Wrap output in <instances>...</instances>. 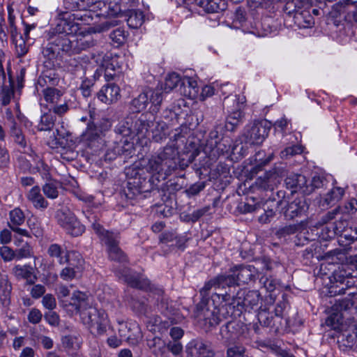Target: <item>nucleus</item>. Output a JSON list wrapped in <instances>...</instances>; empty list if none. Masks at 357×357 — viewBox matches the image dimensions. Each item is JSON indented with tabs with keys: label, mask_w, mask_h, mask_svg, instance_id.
<instances>
[{
	"label": "nucleus",
	"mask_w": 357,
	"mask_h": 357,
	"mask_svg": "<svg viewBox=\"0 0 357 357\" xmlns=\"http://www.w3.org/2000/svg\"><path fill=\"white\" fill-rule=\"evenodd\" d=\"M273 158V153H269L268 155L264 151H259L255 155L250 159V163L252 166L250 170V174H247V179H252L253 176L257 174L258 171L266 165Z\"/></svg>",
	"instance_id": "nucleus-23"
},
{
	"label": "nucleus",
	"mask_w": 357,
	"mask_h": 357,
	"mask_svg": "<svg viewBox=\"0 0 357 357\" xmlns=\"http://www.w3.org/2000/svg\"><path fill=\"white\" fill-rule=\"evenodd\" d=\"M97 0H63V6L66 13L71 11H87Z\"/></svg>",
	"instance_id": "nucleus-28"
},
{
	"label": "nucleus",
	"mask_w": 357,
	"mask_h": 357,
	"mask_svg": "<svg viewBox=\"0 0 357 357\" xmlns=\"http://www.w3.org/2000/svg\"><path fill=\"white\" fill-rule=\"evenodd\" d=\"M112 123L108 118H102L95 122L91 110L90 120L80 136V142L91 155L99 156L107 146L106 137L112 131Z\"/></svg>",
	"instance_id": "nucleus-5"
},
{
	"label": "nucleus",
	"mask_w": 357,
	"mask_h": 357,
	"mask_svg": "<svg viewBox=\"0 0 357 357\" xmlns=\"http://www.w3.org/2000/svg\"><path fill=\"white\" fill-rule=\"evenodd\" d=\"M308 208L309 204L306 199L304 197H300L289 202L282 208V213L286 220H291L306 215Z\"/></svg>",
	"instance_id": "nucleus-17"
},
{
	"label": "nucleus",
	"mask_w": 357,
	"mask_h": 357,
	"mask_svg": "<svg viewBox=\"0 0 357 357\" xmlns=\"http://www.w3.org/2000/svg\"><path fill=\"white\" fill-rule=\"evenodd\" d=\"M165 348L169 351L173 356L178 357L182 353L183 347L181 341L169 340L167 344L165 343Z\"/></svg>",
	"instance_id": "nucleus-60"
},
{
	"label": "nucleus",
	"mask_w": 357,
	"mask_h": 357,
	"mask_svg": "<svg viewBox=\"0 0 357 357\" xmlns=\"http://www.w3.org/2000/svg\"><path fill=\"white\" fill-rule=\"evenodd\" d=\"M248 213H255V217L261 224L270 222L275 215L272 208H265V204L261 199L254 197H247Z\"/></svg>",
	"instance_id": "nucleus-11"
},
{
	"label": "nucleus",
	"mask_w": 357,
	"mask_h": 357,
	"mask_svg": "<svg viewBox=\"0 0 357 357\" xmlns=\"http://www.w3.org/2000/svg\"><path fill=\"white\" fill-rule=\"evenodd\" d=\"M307 225L306 221H301L297 224H292L289 225H285L279 228L276 232L275 235L278 238L285 237L289 235L294 234L298 232L299 230L303 229Z\"/></svg>",
	"instance_id": "nucleus-40"
},
{
	"label": "nucleus",
	"mask_w": 357,
	"mask_h": 357,
	"mask_svg": "<svg viewBox=\"0 0 357 357\" xmlns=\"http://www.w3.org/2000/svg\"><path fill=\"white\" fill-rule=\"evenodd\" d=\"M213 167V164L209 157H206L203 162H200L199 167L196 169V174L199 178L211 179V173Z\"/></svg>",
	"instance_id": "nucleus-42"
},
{
	"label": "nucleus",
	"mask_w": 357,
	"mask_h": 357,
	"mask_svg": "<svg viewBox=\"0 0 357 357\" xmlns=\"http://www.w3.org/2000/svg\"><path fill=\"white\" fill-rule=\"evenodd\" d=\"M147 345L155 355H158V353L162 354L165 351V342L159 337H154L151 340H148Z\"/></svg>",
	"instance_id": "nucleus-52"
},
{
	"label": "nucleus",
	"mask_w": 357,
	"mask_h": 357,
	"mask_svg": "<svg viewBox=\"0 0 357 357\" xmlns=\"http://www.w3.org/2000/svg\"><path fill=\"white\" fill-rule=\"evenodd\" d=\"M44 99L47 102L54 103L58 101L63 96V92L55 88L47 86L43 91Z\"/></svg>",
	"instance_id": "nucleus-48"
},
{
	"label": "nucleus",
	"mask_w": 357,
	"mask_h": 357,
	"mask_svg": "<svg viewBox=\"0 0 357 357\" xmlns=\"http://www.w3.org/2000/svg\"><path fill=\"white\" fill-rule=\"evenodd\" d=\"M324 259L331 264H340L347 261L350 267L357 266V255L350 256L348 259L345 255V251L342 249H334L325 253Z\"/></svg>",
	"instance_id": "nucleus-21"
},
{
	"label": "nucleus",
	"mask_w": 357,
	"mask_h": 357,
	"mask_svg": "<svg viewBox=\"0 0 357 357\" xmlns=\"http://www.w3.org/2000/svg\"><path fill=\"white\" fill-rule=\"evenodd\" d=\"M162 100V91L149 89L131 100L130 109L133 113H139L150 105L149 111L141 114H146L147 119L153 122L155 114L159 112Z\"/></svg>",
	"instance_id": "nucleus-7"
},
{
	"label": "nucleus",
	"mask_w": 357,
	"mask_h": 357,
	"mask_svg": "<svg viewBox=\"0 0 357 357\" xmlns=\"http://www.w3.org/2000/svg\"><path fill=\"white\" fill-rule=\"evenodd\" d=\"M120 98L121 89L115 83L105 84L96 93L95 96V98H97L98 101L106 105L116 102Z\"/></svg>",
	"instance_id": "nucleus-19"
},
{
	"label": "nucleus",
	"mask_w": 357,
	"mask_h": 357,
	"mask_svg": "<svg viewBox=\"0 0 357 357\" xmlns=\"http://www.w3.org/2000/svg\"><path fill=\"white\" fill-rule=\"evenodd\" d=\"M128 33L123 27H118L109 33L111 45L116 48L121 47L126 41Z\"/></svg>",
	"instance_id": "nucleus-37"
},
{
	"label": "nucleus",
	"mask_w": 357,
	"mask_h": 357,
	"mask_svg": "<svg viewBox=\"0 0 357 357\" xmlns=\"http://www.w3.org/2000/svg\"><path fill=\"white\" fill-rule=\"evenodd\" d=\"M56 220L65 232L72 237L80 236L85 232V226L73 213L59 212L56 214Z\"/></svg>",
	"instance_id": "nucleus-9"
},
{
	"label": "nucleus",
	"mask_w": 357,
	"mask_h": 357,
	"mask_svg": "<svg viewBox=\"0 0 357 357\" xmlns=\"http://www.w3.org/2000/svg\"><path fill=\"white\" fill-rule=\"evenodd\" d=\"M55 120L56 116L54 114L50 112L43 114L40 117L38 130L47 131L52 130L54 126Z\"/></svg>",
	"instance_id": "nucleus-45"
},
{
	"label": "nucleus",
	"mask_w": 357,
	"mask_h": 357,
	"mask_svg": "<svg viewBox=\"0 0 357 357\" xmlns=\"http://www.w3.org/2000/svg\"><path fill=\"white\" fill-rule=\"evenodd\" d=\"M77 273H80L73 268L69 266H66L60 272V277L61 279L66 281H71L76 278Z\"/></svg>",
	"instance_id": "nucleus-64"
},
{
	"label": "nucleus",
	"mask_w": 357,
	"mask_h": 357,
	"mask_svg": "<svg viewBox=\"0 0 357 357\" xmlns=\"http://www.w3.org/2000/svg\"><path fill=\"white\" fill-rule=\"evenodd\" d=\"M8 226L10 230L20 236L31 237L28 230L20 228L26 220L24 211L20 207H15L8 213Z\"/></svg>",
	"instance_id": "nucleus-18"
},
{
	"label": "nucleus",
	"mask_w": 357,
	"mask_h": 357,
	"mask_svg": "<svg viewBox=\"0 0 357 357\" xmlns=\"http://www.w3.org/2000/svg\"><path fill=\"white\" fill-rule=\"evenodd\" d=\"M87 216L89 222H91V227L99 239L105 245L107 250L119 245V233H115L111 230L104 228L99 222V218L96 215L91 214Z\"/></svg>",
	"instance_id": "nucleus-10"
},
{
	"label": "nucleus",
	"mask_w": 357,
	"mask_h": 357,
	"mask_svg": "<svg viewBox=\"0 0 357 357\" xmlns=\"http://www.w3.org/2000/svg\"><path fill=\"white\" fill-rule=\"evenodd\" d=\"M317 235H318L320 241H328L337 236V231H335L333 226L330 224L324 225Z\"/></svg>",
	"instance_id": "nucleus-58"
},
{
	"label": "nucleus",
	"mask_w": 357,
	"mask_h": 357,
	"mask_svg": "<svg viewBox=\"0 0 357 357\" xmlns=\"http://www.w3.org/2000/svg\"><path fill=\"white\" fill-rule=\"evenodd\" d=\"M244 22H245V8L243 6H239L234 13L233 24L238 28L237 24L243 26Z\"/></svg>",
	"instance_id": "nucleus-62"
},
{
	"label": "nucleus",
	"mask_w": 357,
	"mask_h": 357,
	"mask_svg": "<svg viewBox=\"0 0 357 357\" xmlns=\"http://www.w3.org/2000/svg\"><path fill=\"white\" fill-rule=\"evenodd\" d=\"M344 195V188L340 187L333 188L321 200V205L323 207H328L334 205L342 198Z\"/></svg>",
	"instance_id": "nucleus-35"
},
{
	"label": "nucleus",
	"mask_w": 357,
	"mask_h": 357,
	"mask_svg": "<svg viewBox=\"0 0 357 357\" xmlns=\"http://www.w3.org/2000/svg\"><path fill=\"white\" fill-rule=\"evenodd\" d=\"M95 84L94 79L89 77H84L79 86V89L81 91L82 96L85 98H89L92 95L93 87Z\"/></svg>",
	"instance_id": "nucleus-54"
},
{
	"label": "nucleus",
	"mask_w": 357,
	"mask_h": 357,
	"mask_svg": "<svg viewBox=\"0 0 357 357\" xmlns=\"http://www.w3.org/2000/svg\"><path fill=\"white\" fill-rule=\"evenodd\" d=\"M186 357H217L209 342L192 340L185 348Z\"/></svg>",
	"instance_id": "nucleus-16"
},
{
	"label": "nucleus",
	"mask_w": 357,
	"mask_h": 357,
	"mask_svg": "<svg viewBox=\"0 0 357 357\" xmlns=\"http://www.w3.org/2000/svg\"><path fill=\"white\" fill-rule=\"evenodd\" d=\"M68 19H61L54 28V34L50 38L42 53L44 67L52 70L61 68L68 58L93 47L95 43L90 34H85L82 24L75 20L84 21L86 14H73Z\"/></svg>",
	"instance_id": "nucleus-3"
},
{
	"label": "nucleus",
	"mask_w": 357,
	"mask_h": 357,
	"mask_svg": "<svg viewBox=\"0 0 357 357\" xmlns=\"http://www.w3.org/2000/svg\"><path fill=\"white\" fill-rule=\"evenodd\" d=\"M127 22L128 26L130 29H138L141 27L145 21V15L144 11L139 9H129L124 13L123 17Z\"/></svg>",
	"instance_id": "nucleus-27"
},
{
	"label": "nucleus",
	"mask_w": 357,
	"mask_h": 357,
	"mask_svg": "<svg viewBox=\"0 0 357 357\" xmlns=\"http://www.w3.org/2000/svg\"><path fill=\"white\" fill-rule=\"evenodd\" d=\"M16 260L29 259L33 256V251L29 243L25 242L20 248L15 249Z\"/></svg>",
	"instance_id": "nucleus-53"
},
{
	"label": "nucleus",
	"mask_w": 357,
	"mask_h": 357,
	"mask_svg": "<svg viewBox=\"0 0 357 357\" xmlns=\"http://www.w3.org/2000/svg\"><path fill=\"white\" fill-rule=\"evenodd\" d=\"M189 238L185 234H177L176 238L174 241L171 252L181 251L183 252L187 248V243Z\"/></svg>",
	"instance_id": "nucleus-61"
},
{
	"label": "nucleus",
	"mask_w": 357,
	"mask_h": 357,
	"mask_svg": "<svg viewBox=\"0 0 357 357\" xmlns=\"http://www.w3.org/2000/svg\"><path fill=\"white\" fill-rule=\"evenodd\" d=\"M345 8L346 0H342L335 3L332 6L331 10L328 12V17L334 20V23L336 25H337V24H336V20L342 15H344V16L346 15Z\"/></svg>",
	"instance_id": "nucleus-50"
},
{
	"label": "nucleus",
	"mask_w": 357,
	"mask_h": 357,
	"mask_svg": "<svg viewBox=\"0 0 357 357\" xmlns=\"http://www.w3.org/2000/svg\"><path fill=\"white\" fill-rule=\"evenodd\" d=\"M63 307L72 313L79 314L80 319L92 334L102 335L107 331L108 316L105 310L87 305V296L80 291L73 294L70 301Z\"/></svg>",
	"instance_id": "nucleus-4"
},
{
	"label": "nucleus",
	"mask_w": 357,
	"mask_h": 357,
	"mask_svg": "<svg viewBox=\"0 0 357 357\" xmlns=\"http://www.w3.org/2000/svg\"><path fill=\"white\" fill-rule=\"evenodd\" d=\"M206 187V181H198L195 183L190 185L189 187L186 188L184 192L188 198H192L196 195H198L201 191H202Z\"/></svg>",
	"instance_id": "nucleus-56"
},
{
	"label": "nucleus",
	"mask_w": 357,
	"mask_h": 357,
	"mask_svg": "<svg viewBox=\"0 0 357 357\" xmlns=\"http://www.w3.org/2000/svg\"><path fill=\"white\" fill-rule=\"evenodd\" d=\"M354 271L350 267L349 264L341 263L333 272V278L336 282L343 284L344 281L349 278L355 277Z\"/></svg>",
	"instance_id": "nucleus-33"
},
{
	"label": "nucleus",
	"mask_w": 357,
	"mask_h": 357,
	"mask_svg": "<svg viewBox=\"0 0 357 357\" xmlns=\"http://www.w3.org/2000/svg\"><path fill=\"white\" fill-rule=\"evenodd\" d=\"M15 250L11 248L3 245L0 248V256L4 262H8L13 259H16Z\"/></svg>",
	"instance_id": "nucleus-63"
},
{
	"label": "nucleus",
	"mask_w": 357,
	"mask_h": 357,
	"mask_svg": "<svg viewBox=\"0 0 357 357\" xmlns=\"http://www.w3.org/2000/svg\"><path fill=\"white\" fill-rule=\"evenodd\" d=\"M181 84H182L181 75L177 73L172 72L167 75L165 82L162 86V89L167 93L176 88Z\"/></svg>",
	"instance_id": "nucleus-38"
},
{
	"label": "nucleus",
	"mask_w": 357,
	"mask_h": 357,
	"mask_svg": "<svg viewBox=\"0 0 357 357\" xmlns=\"http://www.w3.org/2000/svg\"><path fill=\"white\" fill-rule=\"evenodd\" d=\"M256 264L258 265L259 264H261V267L255 268L254 265H247V271H249L250 272H252V268L253 269H256L257 274H252L251 273L249 275L250 280L255 281V280L257 278L259 279V283L261 285H263V287L267 291H274L277 286L279 285L278 282L272 278H267L261 276L259 278V270L261 269V271L264 270H271L272 268L271 267V263L270 261H268L265 259H258L255 261Z\"/></svg>",
	"instance_id": "nucleus-13"
},
{
	"label": "nucleus",
	"mask_w": 357,
	"mask_h": 357,
	"mask_svg": "<svg viewBox=\"0 0 357 357\" xmlns=\"http://www.w3.org/2000/svg\"><path fill=\"white\" fill-rule=\"evenodd\" d=\"M135 154L136 152L135 149H132V144L123 145L119 142H114L112 146H107L98 157L106 162H110L119 155H123L125 158H129Z\"/></svg>",
	"instance_id": "nucleus-12"
},
{
	"label": "nucleus",
	"mask_w": 357,
	"mask_h": 357,
	"mask_svg": "<svg viewBox=\"0 0 357 357\" xmlns=\"http://www.w3.org/2000/svg\"><path fill=\"white\" fill-rule=\"evenodd\" d=\"M7 70L9 84L8 86H0V101L2 106L9 105L15 95V80L12 75L10 67H8Z\"/></svg>",
	"instance_id": "nucleus-26"
},
{
	"label": "nucleus",
	"mask_w": 357,
	"mask_h": 357,
	"mask_svg": "<svg viewBox=\"0 0 357 357\" xmlns=\"http://www.w3.org/2000/svg\"><path fill=\"white\" fill-rule=\"evenodd\" d=\"M177 185L171 183L169 185H167L161 189L160 195L161 200L163 202V204L159 206V212L164 217L171 216L176 206V190Z\"/></svg>",
	"instance_id": "nucleus-14"
},
{
	"label": "nucleus",
	"mask_w": 357,
	"mask_h": 357,
	"mask_svg": "<svg viewBox=\"0 0 357 357\" xmlns=\"http://www.w3.org/2000/svg\"><path fill=\"white\" fill-rule=\"evenodd\" d=\"M146 292L151 294L155 298L158 307L161 309H167V298L164 297L165 289L161 285L151 282V284Z\"/></svg>",
	"instance_id": "nucleus-34"
},
{
	"label": "nucleus",
	"mask_w": 357,
	"mask_h": 357,
	"mask_svg": "<svg viewBox=\"0 0 357 357\" xmlns=\"http://www.w3.org/2000/svg\"><path fill=\"white\" fill-rule=\"evenodd\" d=\"M244 264L231 266L225 273H220L206 281L199 290V301L194 300L192 317L210 330L229 317L232 319L220 330L222 339L227 342H235L244 334L245 324L241 317L245 310V290L238 288L231 294V288L241 285Z\"/></svg>",
	"instance_id": "nucleus-1"
},
{
	"label": "nucleus",
	"mask_w": 357,
	"mask_h": 357,
	"mask_svg": "<svg viewBox=\"0 0 357 357\" xmlns=\"http://www.w3.org/2000/svg\"><path fill=\"white\" fill-rule=\"evenodd\" d=\"M12 289V284L8 280L0 282V303L4 307L10 305Z\"/></svg>",
	"instance_id": "nucleus-39"
},
{
	"label": "nucleus",
	"mask_w": 357,
	"mask_h": 357,
	"mask_svg": "<svg viewBox=\"0 0 357 357\" xmlns=\"http://www.w3.org/2000/svg\"><path fill=\"white\" fill-rule=\"evenodd\" d=\"M267 122L261 121H255L250 130V143L251 144H259L262 143L268 135L269 127Z\"/></svg>",
	"instance_id": "nucleus-25"
},
{
	"label": "nucleus",
	"mask_w": 357,
	"mask_h": 357,
	"mask_svg": "<svg viewBox=\"0 0 357 357\" xmlns=\"http://www.w3.org/2000/svg\"><path fill=\"white\" fill-rule=\"evenodd\" d=\"M235 149L229 141L224 137L222 141L218 143L216 142V144L211 148V156H215V153L218 155V156H231V154H234Z\"/></svg>",
	"instance_id": "nucleus-36"
},
{
	"label": "nucleus",
	"mask_w": 357,
	"mask_h": 357,
	"mask_svg": "<svg viewBox=\"0 0 357 357\" xmlns=\"http://www.w3.org/2000/svg\"><path fill=\"white\" fill-rule=\"evenodd\" d=\"M307 180L305 176L299 174H291L285 178V184L292 192L301 191L304 194Z\"/></svg>",
	"instance_id": "nucleus-31"
},
{
	"label": "nucleus",
	"mask_w": 357,
	"mask_h": 357,
	"mask_svg": "<svg viewBox=\"0 0 357 357\" xmlns=\"http://www.w3.org/2000/svg\"><path fill=\"white\" fill-rule=\"evenodd\" d=\"M41 190L48 199H55L59 197L58 185L56 180L51 178L49 182L45 183L42 186Z\"/></svg>",
	"instance_id": "nucleus-44"
},
{
	"label": "nucleus",
	"mask_w": 357,
	"mask_h": 357,
	"mask_svg": "<svg viewBox=\"0 0 357 357\" xmlns=\"http://www.w3.org/2000/svg\"><path fill=\"white\" fill-rule=\"evenodd\" d=\"M115 275L120 280H122L128 285L130 283V281L135 276V273H133L132 269L129 267H121L115 271Z\"/></svg>",
	"instance_id": "nucleus-55"
},
{
	"label": "nucleus",
	"mask_w": 357,
	"mask_h": 357,
	"mask_svg": "<svg viewBox=\"0 0 357 357\" xmlns=\"http://www.w3.org/2000/svg\"><path fill=\"white\" fill-rule=\"evenodd\" d=\"M176 146H166L157 155L142 158L125 169L128 179L117 197L122 208H128L148 197L158 188V183L173 172L183 171L200 153V140L195 136L186 137L181 131L174 135Z\"/></svg>",
	"instance_id": "nucleus-2"
},
{
	"label": "nucleus",
	"mask_w": 357,
	"mask_h": 357,
	"mask_svg": "<svg viewBox=\"0 0 357 357\" xmlns=\"http://www.w3.org/2000/svg\"><path fill=\"white\" fill-rule=\"evenodd\" d=\"M47 254L50 257L56 258L59 264H65L66 261V252L60 245L57 243L51 244L48 248Z\"/></svg>",
	"instance_id": "nucleus-41"
},
{
	"label": "nucleus",
	"mask_w": 357,
	"mask_h": 357,
	"mask_svg": "<svg viewBox=\"0 0 357 357\" xmlns=\"http://www.w3.org/2000/svg\"><path fill=\"white\" fill-rule=\"evenodd\" d=\"M102 2H98L99 7ZM102 7L100 8V13L98 14L100 17H104L105 18H113V17H123L124 15V10L120 1H109V3H102Z\"/></svg>",
	"instance_id": "nucleus-24"
},
{
	"label": "nucleus",
	"mask_w": 357,
	"mask_h": 357,
	"mask_svg": "<svg viewBox=\"0 0 357 357\" xmlns=\"http://www.w3.org/2000/svg\"><path fill=\"white\" fill-rule=\"evenodd\" d=\"M151 280L147 277H142L140 274H136L133 279L130 281L129 287L133 289L146 291L148 287L151 284Z\"/></svg>",
	"instance_id": "nucleus-46"
},
{
	"label": "nucleus",
	"mask_w": 357,
	"mask_h": 357,
	"mask_svg": "<svg viewBox=\"0 0 357 357\" xmlns=\"http://www.w3.org/2000/svg\"><path fill=\"white\" fill-rule=\"evenodd\" d=\"M132 309L139 316L146 315L149 309L147 301L133 300L132 302Z\"/></svg>",
	"instance_id": "nucleus-59"
},
{
	"label": "nucleus",
	"mask_w": 357,
	"mask_h": 357,
	"mask_svg": "<svg viewBox=\"0 0 357 357\" xmlns=\"http://www.w3.org/2000/svg\"><path fill=\"white\" fill-rule=\"evenodd\" d=\"M66 259L68 266H71L79 273L84 270V259L82 255L75 250H66Z\"/></svg>",
	"instance_id": "nucleus-32"
},
{
	"label": "nucleus",
	"mask_w": 357,
	"mask_h": 357,
	"mask_svg": "<svg viewBox=\"0 0 357 357\" xmlns=\"http://www.w3.org/2000/svg\"><path fill=\"white\" fill-rule=\"evenodd\" d=\"M13 271L17 278L26 280L27 284H34L37 280V277L33 274V268L29 264L23 266L20 264L15 265Z\"/></svg>",
	"instance_id": "nucleus-29"
},
{
	"label": "nucleus",
	"mask_w": 357,
	"mask_h": 357,
	"mask_svg": "<svg viewBox=\"0 0 357 357\" xmlns=\"http://www.w3.org/2000/svg\"><path fill=\"white\" fill-rule=\"evenodd\" d=\"M257 320L259 323L264 327H274L275 324L272 313L266 310H261L257 313Z\"/></svg>",
	"instance_id": "nucleus-51"
},
{
	"label": "nucleus",
	"mask_w": 357,
	"mask_h": 357,
	"mask_svg": "<svg viewBox=\"0 0 357 357\" xmlns=\"http://www.w3.org/2000/svg\"><path fill=\"white\" fill-rule=\"evenodd\" d=\"M186 8L192 9L193 6H198L207 13H215L227 8L226 0H178Z\"/></svg>",
	"instance_id": "nucleus-15"
},
{
	"label": "nucleus",
	"mask_w": 357,
	"mask_h": 357,
	"mask_svg": "<svg viewBox=\"0 0 357 357\" xmlns=\"http://www.w3.org/2000/svg\"><path fill=\"white\" fill-rule=\"evenodd\" d=\"M105 70V79L109 82L114 79L116 68H119L116 59L112 56V54H106L102 57L100 64Z\"/></svg>",
	"instance_id": "nucleus-30"
},
{
	"label": "nucleus",
	"mask_w": 357,
	"mask_h": 357,
	"mask_svg": "<svg viewBox=\"0 0 357 357\" xmlns=\"http://www.w3.org/2000/svg\"><path fill=\"white\" fill-rule=\"evenodd\" d=\"M328 183V181L321 176H314L312 177L310 185L306 183L305 189H304V194L310 195L315 189H319L326 186Z\"/></svg>",
	"instance_id": "nucleus-47"
},
{
	"label": "nucleus",
	"mask_w": 357,
	"mask_h": 357,
	"mask_svg": "<svg viewBox=\"0 0 357 357\" xmlns=\"http://www.w3.org/2000/svg\"><path fill=\"white\" fill-rule=\"evenodd\" d=\"M236 176L238 183H237L238 188L236 189V193L239 197H242L245 195V161H243L241 164V169L238 172V169L234 172ZM237 206H236L234 213L236 215L245 214V202H243L242 197L240 198V201H237Z\"/></svg>",
	"instance_id": "nucleus-20"
},
{
	"label": "nucleus",
	"mask_w": 357,
	"mask_h": 357,
	"mask_svg": "<svg viewBox=\"0 0 357 357\" xmlns=\"http://www.w3.org/2000/svg\"><path fill=\"white\" fill-rule=\"evenodd\" d=\"M243 102H241L238 105L239 109L244 108ZM242 112L240 110H236L229 114L224 123H220L214 126L210 131L208 135V139L207 142L211 146V148L222 141L227 132L234 131L239 123L242 122L241 120Z\"/></svg>",
	"instance_id": "nucleus-8"
},
{
	"label": "nucleus",
	"mask_w": 357,
	"mask_h": 357,
	"mask_svg": "<svg viewBox=\"0 0 357 357\" xmlns=\"http://www.w3.org/2000/svg\"><path fill=\"white\" fill-rule=\"evenodd\" d=\"M107 252L108 254V257L111 261H116L119 263H124L128 261V257L119 247V245L107 250Z\"/></svg>",
	"instance_id": "nucleus-43"
},
{
	"label": "nucleus",
	"mask_w": 357,
	"mask_h": 357,
	"mask_svg": "<svg viewBox=\"0 0 357 357\" xmlns=\"http://www.w3.org/2000/svg\"><path fill=\"white\" fill-rule=\"evenodd\" d=\"M345 8L346 0H342L335 3L332 6L331 10L328 12V17L334 20V23L336 25H337V24H336V20L342 15H344V16L346 15Z\"/></svg>",
	"instance_id": "nucleus-49"
},
{
	"label": "nucleus",
	"mask_w": 357,
	"mask_h": 357,
	"mask_svg": "<svg viewBox=\"0 0 357 357\" xmlns=\"http://www.w3.org/2000/svg\"><path fill=\"white\" fill-rule=\"evenodd\" d=\"M27 200L33 205V208L44 211L49 206L48 202L41 194V188L33 185L26 194Z\"/></svg>",
	"instance_id": "nucleus-22"
},
{
	"label": "nucleus",
	"mask_w": 357,
	"mask_h": 357,
	"mask_svg": "<svg viewBox=\"0 0 357 357\" xmlns=\"http://www.w3.org/2000/svg\"><path fill=\"white\" fill-rule=\"evenodd\" d=\"M146 116V114H140L138 117H126L119 122L114 130L119 142L123 145L132 144L136 151V144L146 137L149 128L153 126V122Z\"/></svg>",
	"instance_id": "nucleus-6"
},
{
	"label": "nucleus",
	"mask_w": 357,
	"mask_h": 357,
	"mask_svg": "<svg viewBox=\"0 0 357 357\" xmlns=\"http://www.w3.org/2000/svg\"><path fill=\"white\" fill-rule=\"evenodd\" d=\"M176 238V233L172 231H165L159 237L160 243L169 248V251L171 252L173 243Z\"/></svg>",
	"instance_id": "nucleus-57"
}]
</instances>
